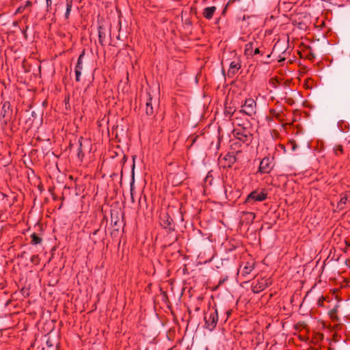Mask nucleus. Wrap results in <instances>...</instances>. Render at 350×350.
I'll return each instance as SVG.
<instances>
[{"label":"nucleus","instance_id":"1","mask_svg":"<svg viewBox=\"0 0 350 350\" xmlns=\"http://www.w3.org/2000/svg\"><path fill=\"white\" fill-rule=\"evenodd\" d=\"M234 136L240 142L249 146L253 140V133L251 126L234 129Z\"/></svg>","mask_w":350,"mask_h":350},{"label":"nucleus","instance_id":"2","mask_svg":"<svg viewBox=\"0 0 350 350\" xmlns=\"http://www.w3.org/2000/svg\"><path fill=\"white\" fill-rule=\"evenodd\" d=\"M219 317L218 312L215 308H208L204 312V327L209 331H213L215 329Z\"/></svg>","mask_w":350,"mask_h":350},{"label":"nucleus","instance_id":"3","mask_svg":"<svg viewBox=\"0 0 350 350\" xmlns=\"http://www.w3.org/2000/svg\"><path fill=\"white\" fill-rule=\"evenodd\" d=\"M256 112V103L252 98H246L243 104L241 105V109L238 110L237 114L247 115L252 116Z\"/></svg>","mask_w":350,"mask_h":350},{"label":"nucleus","instance_id":"4","mask_svg":"<svg viewBox=\"0 0 350 350\" xmlns=\"http://www.w3.org/2000/svg\"><path fill=\"white\" fill-rule=\"evenodd\" d=\"M267 198V192L263 189L252 191L246 198L245 203L253 204L256 202H262Z\"/></svg>","mask_w":350,"mask_h":350},{"label":"nucleus","instance_id":"5","mask_svg":"<svg viewBox=\"0 0 350 350\" xmlns=\"http://www.w3.org/2000/svg\"><path fill=\"white\" fill-rule=\"evenodd\" d=\"M272 283L271 279L270 278H258L256 281H254L252 284V291L254 293H258L265 289L267 287L269 286Z\"/></svg>","mask_w":350,"mask_h":350},{"label":"nucleus","instance_id":"6","mask_svg":"<svg viewBox=\"0 0 350 350\" xmlns=\"http://www.w3.org/2000/svg\"><path fill=\"white\" fill-rule=\"evenodd\" d=\"M272 163L273 159L267 157L263 158L260 163L258 172L261 174H269L273 168Z\"/></svg>","mask_w":350,"mask_h":350},{"label":"nucleus","instance_id":"7","mask_svg":"<svg viewBox=\"0 0 350 350\" xmlns=\"http://www.w3.org/2000/svg\"><path fill=\"white\" fill-rule=\"evenodd\" d=\"M241 68V61L239 57H235L230 64L228 71V77H232L235 75Z\"/></svg>","mask_w":350,"mask_h":350},{"label":"nucleus","instance_id":"8","mask_svg":"<svg viewBox=\"0 0 350 350\" xmlns=\"http://www.w3.org/2000/svg\"><path fill=\"white\" fill-rule=\"evenodd\" d=\"M161 225L163 228L167 230L169 232L174 230L173 219L167 213L163 214L161 217Z\"/></svg>","mask_w":350,"mask_h":350},{"label":"nucleus","instance_id":"9","mask_svg":"<svg viewBox=\"0 0 350 350\" xmlns=\"http://www.w3.org/2000/svg\"><path fill=\"white\" fill-rule=\"evenodd\" d=\"M85 55V51H83L79 56L77 65L75 68V80L76 81L79 82L80 81L81 79V71L83 70V59Z\"/></svg>","mask_w":350,"mask_h":350},{"label":"nucleus","instance_id":"10","mask_svg":"<svg viewBox=\"0 0 350 350\" xmlns=\"http://www.w3.org/2000/svg\"><path fill=\"white\" fill-rule=\"evenodd\" d=\"M12 113V109L10 102H5L3 104L1 115L5 118V123L6 124L10 120Z\"/></svg>","mask_w":350,"mask_h":350},{"label":"nucleus","instance_id":"11","mask_svg":"<svg viewBox=\"0 0 350 350\" xmlns=\"http://www.w3.org/2000/svg\"><path fill=\"white\" fill-rule=\"evenodd\" d=\"M246 115L237 114V112L234 116L233 124H237L239 128L250 126V122L247 119L245 118Z\"/></svg>","mask_w":350,"mask_h":350},{"label":"nucleus","instance_id":"12","mask_svg":"<svg viewBox=\"0 0 350 350\" xmlns=\"http://www.w3.org/2000/svg\"><path fill=\"white\" fill-rule=\"evenodd\" d=\"M237 159L233 152H228L221 161L224 167H231Z\"/></svg>","mask_w":350,"mask_h":350},{"label":"nucleus","instance_id":"13","mask_svg":"<svg viewBox=\"0 0 350 350\" xmlns=\"http://www.w3.org/2000/svg\"><path fill=\"white\" fill-rule=\"evenodd\" d=\"M79 146L78 148L77 155L79 157L82 158L84 157L83 150L85 149V148H89L90 146V142L88 139H84L81 137L79 139Z\"/></svg>","mask_w":350,"mask_h":350},{"label":"nucleus","instance_id":"14","mask_svg":"<svg viewBox=\"0 0 350 350\" xmlns=\"http://www.w3.org/2000/svg\"><path fill=\"white\" fill-rule=\"evenodd\" d=\"M254 269V262H246L242 269L241 274L243 276L246 277Z\"/></svg>","mask_w":350,"mask_h":350},{"label":"nucleus","instance_id":"15","mask_svg":"<svg viewBox=\"0 0 350 350\" xmlns=\"http://www.w3.org/2000/svg\"><path fill=\"white\" fill-rule=\"evenodd\" d=\"M147 100L146 103V113L147 116H151L154 113L152 107V98L149 93H147Z\"/></svg>","mask_w":350,"mask_h":350},{"label":"nucleus","instance_id":"16","mask_svg":"<svg viewBox=\"0 0 350 350\" xmlns=\"http://www.w3.org/2000/svg\"><path fill=\"white\" fill-rule=\"evenodd\" d=\"M107 35V31L102 26L98 27V41L99 43L104 46L105 44V39Z\"/></svg>","mask_w":350,"mask_h":350},{"label":"nucleus","instance_id":"17","mask_svg":"<svg viewBox=\"0 0 350 350\" xmlns=\"http://www.w3.org/2000/svg\"><path fill=\"white\" fill-rule=\"evenodd\" d=\"M216 11L215 6L206 7L204 9L203 16L206 19H211L213 16L215 12Z\"/></svg>","mask_w":350,"mask_h":350},{"label":"nucleus","instance_id":"18","mask_svg":"<svg viewBox=\"0 0 350 350\" xmlns=\"http://www.w3.org/2000/svg\"><path fill=\"white\" fill-rule=\"evenodd\" d=\"M348 198H349V196L347 193H342L341 194L340 196V199L338 203V208L340 209V210H342V209H344L345 208V206L347 204V202L348 200Z\"/></svg>","mask_w":350,"mask_h":350},{"label":"nucleus","instance_id":"19","mask_svg":"<svg viewBox=\"0 0 350 350\" xmlns=\"http://www.w3.org/2000/svg\"><path fill=\"white\" fill-rule=\"evenodd\" d=\"M339 307H340V305L338 303H337L334 306V307L332 310H330L329 312V315L333 321H338V319H339L337 316V313L338 312Z\"/></svg>","mask_w":350,"mask_h":350},{"label":"nucleus","instance_id":"20","mask_svg":"<svg viewBox=\"0 0 350 350\" xmlns=\"http://www.w3.org/2000/svg\"><path fill=\"white\" fill-rule=\"evenodd\" d=\"M237 111H237L236 109H234L232 107L227 105L225 106L224 115L226 117L230 118L234 116Z\"/></svg>","mask_w":350,"mask_h":350},{"label":"nucleus","instance_id":"21","mask_svg":"<svg viewBox=\"0 0 350 350\" xmlns=\"http://www.w3.org/2000/svg\"><path fill=\"white\" fill-rule=\"evenodd\" d=\"M254 44L252 42H250L245 45V54L247 56H253Z\"/></svg>","mask_w":350,"mask_h":350},{"label":"nucleus","instance_id":"22","mask_svg":"<svg viewBox=\"0 0 350 350\" xmlns=\"http://www.w3.org/2000/svg\"><path fill=\"white\" fill-rule=\"evenodd\" d=\"M66 10L64 16H65L66 19H68L71 10H72V0H66Z\"/></svg>","mask_w":350,"mask_h":350},{"label":"nucleus","instance_id":"23","mask_svg":"<svg viewBox=\"0 0 350 350\" xmlns=\"http://www.w3.org/2000/svg\"><path fill=\"white\" fill-rule=\"evenodd\" d=\"M31 243L32 245H38L40 244L42 241V239L36 233L31 234Z\"/></svg>","mask_w":350,"mask_h":350},{"label":"nucleus","instance_id":"24","mask_svg":"<svg viewBox=\"0 0 350 350\" xmlns=\"http://www.w3.org/2000/svg\"><path fill=\"white\" fill-rule=\"evenodd\" d=\"M334 152L336 156L343 154L344 150L342 146L340 144L336 145L334 147Z\"/></svg>","mask_w":350,"mask_h":350},{"label":"nucleus","instance_id":"25","mask_svg":"<svg viewBox=\"0 0 350 350\" xmlns=\"http://www.w3.org/2000/svg\"><path fill=\"white\" fill-rule=\"evenodd\" d=\"M240 1L241 0H229L228 2L227 3V4L226 5L225 8H224V10H223V11L221 12V14L222 15H225L226 12L227 11L228 7L230 6L231 5H232L236 1Z\"/></svg>","mask_w":350,"mask_h":350},{"label":"nucleus","instance_id":"26","mask_svg":"<svg viewBox=\"0 0 350 350\" xmlns=\"http://www.w3.org/2000/svg\"><path fill=\"white\" fill-rule=\"evenodd\" d=\"M245 215H246V219L250 221H253L255 218V214L252 212H247L245 213Z\"/></svg>","mask_w":350,"mask_h":350},{"label":"nucleus","instance_id":"27","mask_svg":"<svg viewBox=\"0 0 350 350\" xmlns=\"http://www.w3.org/2000/svg\"><path fill=\"white\" fill-rule=\"evenodd\" d=\"M326 299V297H325L324 296H321L319 299H318V301H317V306L319 307H323V301Z\"/></svg>","mask_w":350,"mask_h":350},{"label":"nucleus","instance_id":"28","mask_svg":"<svg viewBox=\"0 0 350 350\" xmlns=\"http://www.w3.org/2000/svg\"><path fill=\"white\" fill-rule=\"evenodd\" d=\"M45 343L48 347H53V344L52 342V340H51L50 337H49L45 341Z\"/></svg>","mask_w":350,"mask_h":350},{"label":"nucleus","instance_id":"29","mask_svg":"<svg viewBox=\"0 0 350 350\" xmlns=\"http://www.w3.org/2000/svg\"><path fill=\"white\" fill-rule=\"evenodd\" d=\"M46 9L49 12L51 9V5H52V0H46Z\"/></svg>","mask_w":350,"mask_h":350},{"label":"nucleus","instance_id":"30","mask_svg":"<svg viewBox=\"0 0 350 350\" xmlns=\"http://www.w3.org/2000/svg\"><path fill=\"white\" fill-rule=\"evenodd\" d=\"M25 9V7H24V5L19 6L16 10V13H22L24 12Z\"/></svg>","mask_w":350,"mask_h":350},{"label":"nucleus","instance_id":"31","mask_svg":"<svg viewBox=\"0 0 350 350\" xmlns=\"http://www.w3.org/2000/svg\"><path fill=\"white\" fill-rule=\"evenodd\" d=\"M38 259V255H33V256H31V261L32 262H36V260H37Z\"/></svg>","mask_w":350,"mask_h":350},{"label":"nucleus","instance_id":"32","mask_svg":"<svg viewBox=\"0 0 350 350\" xmlns=\"http://www.w3.org/2000/svg\"><path fill=\"white\" fill-rule=\"evenodd\" d=\"M260 51L258 48H256L254 49L253 55L260 54Z\"/></svg>","mask_w":350,"mask_h":350},{"label":"nucleus","instance_id":"33","mask_svg":"<svg viewBox=\"0 0 350 350\" xmlns=\"http://www.w3.org/2000/svg\"><path fill=\"white\" fill-rule=\"evenodd\" d=\"M231 310H229L228 311H226V319L224 320V322H226L227 321V319H228V317L231 315Z\"/></svg>","mask_w":350,"mask_h":350},{"label":"nucleus","instance_id":"34","mask_svg":"<svg viewBox=\"0 0 350 350\" xmlns=\"http://www.w3.org/2000/svg\"><path fill=\"white\" fill-rule=\"evenodd\" d=\"M31 5H32V3L30 1H27L25 2V5H24V7H25V8H26L27 7H30Z\"/></svg>","mask_w":350,"mask_h":350},{"label":"nucleus","instance_id":"35","mask_svg":"<svg viewBox=\"0 0 350 350\" xmlns=\"http://www.w3.org/2000/svg\"><path fill=\"white\" fill-rule=\"evenodd\" d=\"M99 231V229H96L93 232H92V235H96Z\"/></svg>","mask_w":350,"mask_h":350},{"label":"nucleus","instance_id":"36","mask_svg":"<svg viewBox=\"0 0 350 350\" xmlns=\"http://www.w3.org/2000/svg\"><path fill=\"white\" fill-rule=\"evenodd\" d=\"M36 350H44V347H40V346H38V347L36 348Z\"/></svg>","mask_w":350,"mask_h":350},{"label":"nucleus","instance_id":"37","mask_svg":"<svg viewBox=\"0 0 350 350\" xmlns=\"http://www.w3.org/2000/svg\"><path fill=\"white\" fill-rule=\"evenodd\" d=\"M250 18V16H245V15H244V16H243V18H242V20H243V21H245V20H246V18Z\"/></svg>","mask_w":350,"mask_h":350},{"label":"nucleus","instance_id":"38","mask_svg":"<svg viewBox=\"0 0 350 350\" xmlns=\"http://www.w3.org/2000/svg\"><path fill=\"white\" fill-rule=\"evenodd\" d=\"M296 148H297V145L296 144H293V147H292L293 150H295L296 149Z\"/></svg>","mask_w":350,"mask_h":350},{"label":"nucleus","instance_id":"39","mask_svg":"<svg viewBox=\"0 0 350 350\" xmlns=\"http://www.w3.org/2000/svg\"><path fill=\"white\" fill-rule=\"evenodd\" d=\"M118 220H117V221H115L113 222V225H114V226H117V225H118Z\"/></svg>","mask_w":350,"mask_h":350},{"label":"nucleus","instance_id":"40","mask_svg":"<svg viewBox=\"0 0 350 350\" xmlns=\"http://www.w3.org/2000/svg\"><path fill=\"white\" fill-rule=\"evenodd\" d=\"M310 55H312V57H315V55H314V54L313 53L310 52Z\"/></svg>","mask_w":350,"mask_h":350},{"label":"nucleus","instance_id":"41","mask_svg":"<svg viewBox=\"0 0 350 350\" xmlns=\"http://www.w3.org/2000/svg\"><path fill=\"white\" fill-rule=\"evenodd\" d=\"M328 2H329L330 3H332V0H327Z\"/></svg>","mask_w":350,"mask_h":350},{"label":"nucleus","instance_id":"42","mask_svg":"<svg viewBox=\"0 0 350 350\" xmlns=\"http://www.w3.org/2000/svg\"><path fill=\"white\" fill-rule=\"evenodd\" d=\"M328 350H334L333 348H329Z\"/></svg>","mask_w":350,"mask_h":350}]
</instances>
